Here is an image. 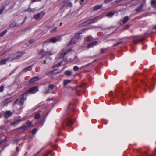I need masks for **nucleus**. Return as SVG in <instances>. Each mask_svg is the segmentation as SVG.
I'll use <instances>...</instances> for the list:
<instances>
[{"instance_id": "30", "label": "nucleus", "mask_w": 156, "mask_h": 156, "mask_svg": "<svg viewBox=\"0 0 156 156\" xmlns=\"http://www.w3.org/2000/svg\"><path fill=\"white\" fill-rule=\"evenodd\" d=\"M7 32V30H5L4 31L2 32L0 34V36L2 37Z\"/></svg>"}, {"instance_id": "2", "label": "nucleus", "mask_w": 156, "mask_h": 156, "mask_svg": "<svg viewBox=\"0 0 156 156\" xmlns=\"http://www.w3.org/2000/svg\"><path fill=\"white\" fill-rule=\"evenodd\" d=\"M25 54L23 52H19L16 54H13L10 56V60H13L14 59L18 58L21 57Z\"/></svg>"}, {"instance_id": "27", "label": "nucleus", "mask_w": 156, "mask_h": 156, "mask_svg": "<svg viewBox=\"0 0 156 156\" xmlns=\"http://www.w3.org/2000/svg\"><path fill=\"white\" fill-rule=\"evenodd\" d=\"M73 123L72 121L70 119H69L67 122V124L68 126H71Z\"/></svg>"}, {"instance_id": "12", "label": "nucleus", "mask_w": 156, "mask_h": 156, "mask_svg": "<svg viewBox=\"0 0 156 156\" xmlns=\"http://www.w3.org/2000/svg\"><path fill=\"white\" fill-rule=\"evenodd\" d=\"M39 79L38 77H34L30 80V83L33 84L36 81L38 80Z\"/></svg>"}, {"instance_id": "52", "label": "nucleus", "mask_w": 156, "mask_h": 156, "mask_svg": "<svg viewBox=\"0 0 156 156\" xmlns=\"http://www.w3.org/2000/svg\"><path fill=\"white\" fill-rule=\"evenodd\" d=\"M154 28L156 29V26H155Z\"/></svg>"}, {"instance_id": "22", "label": "nucleus", "mask_w": 156, "mask_h": 156, "mask_svg": "<svg viewBox=\"0 0 156 156\" xmlns=\"http://www.w3.org/2000/svg\"><path fill=\"white\" fill-rule=\"evenodd\" d=\"M71 81L69 80H65L64 81V84L65 85H66L70 83Z\"/></svg>"}, {"instance_id": "46", "label": "nucleus", "mask_w": 156, "mask_h": 156, "mask_svg": "<svg viewBox=\"0 0 156 156\" xmlns=\"http://www.w3.org/2000/svg\"><path fill=\"white\" fill-rule=\"evenodd\" d=\"M44 64H46V60H44Z\"/></svg>"}, {"instance_id": "43", "label": "nucleus", "mask_w": 156, "mask_h": 156, "mask_svg": "<svg viewBox=\"0 0 156 156\" xmlns=\"http://www.w3.org/2000/svg\"><path fill=\"white\" fill-rule=\"evenodd\" d=\"M41 151V150L39 151H38V152H37L36 154H34L33 156H36Z\"/></svg>"}, {"instance_id": "53", "label": "nucleus", "mask_w": 156, "mask_h": 156, "mask_svg": "<svg viewBox=\"0 0 156 156\" xmlns=\"http://www.w3.org/2000/svg\"><path fill=\"white\" fill-rule=\"evenodd\" d=\"M55 70H53L52 72H53L54 71H55Z\"/></svg>"}, {"instance_id": "17", "label": "nucleus", "mask_w": 156, "mask_h": 156, "mask_svg": "<svg viewBox=\"0 0 156 156\" xmlns=\"http://www.w3.org/2000/svg\"><path fill=\"white\" fill-rule=\"evenodd\" d=\"M17 26V23L16 22H13L10 25V27H16Z\"/></svg>"}, {"instance_id": "37", "label": "nucleus", "mask_w": 156, "mask_h": 156, "mask_svg": "<svg viewBox=\"0 0 156 156\" xmlns=\"http://www.w3.org/2000/svg\"><path fill=\"white\" fill-rule=\"evenodd\" d=\"M49 87L51 89H53L54 88V86L52 84H50L49 86Z\"/></svg>"}, {"instance_id": "25", "label": "nucleus", "mask_w": 156, "mask_h": 156, "mask_svg": "<svg viewBox=\"0 0 156 156\" xmlns=\"http://www.w3.org/2000/svg\"><path fill=\"white\" fill-rule=\"evenodd\" d=\"M32 69V67L31 66H29L27 67L26 68L24 69V70L25 71H27L28 70H30Z\"/></svg>"}, {"instance_id": "24", "label": "nucleus", "mask_w": 156, "mask_h": 156, "mask_svg": "<svg viewBox=\"0 0 156 156\" xmlns=\"http://www.w3.org/2000/svg\"><path fill=\"white\" fill-rule=\"evenodd\" d=\"M45 53V51L44 50H41L39 52V54L41 55H43L44 56H45L44 54Z\"/></svg>"}, {"instance_id": "47", "label": "nucleus", "mask_w": 156, "mask_h": 156, "mask_svg": "<svg viewBox=\"0 0 156 156\" xmlns=\"http://www.w3.org/2000/svg\"><path fill=\"white\" fill-rule=\"evenodd\" d=\"M2 117V115L0 113V118L1 117Z\"/></svg>"}, {"instance_id": "42", "label": "nucleus", "mask_w": 156, "mask_h": 156, "mask_svg": "<svg viewBox=\"0 0 156 156\" xmlns=\"http://www.w3.org/2000/svg\"><path fill=\"white\" fill-rule=\"evenodd\" d=\"M41 151V150L39 151H38V152H37L36 154H34L33 156H36Z\"/></svg>"}, {"instance_id": "13", "label": "nucleus", "mask_w": 156, "mask_h": 156, "mask_svg": "<svg viewBox=\"0 0 156 156\" xmlns=\"http://www.w3.org/2000/svg\"><path fill=\"white\" fill-rule=\"evenodd\" d=\"M77 41V40H76L75 38H72L70 41L69 43L70 44H74Z\"/></svg>"}, {"instance_id": "26", "label": "nucleus", "mask_w": 156, "mask_h": 156, "mask_svg": "<svg viewBox=\"0 0 156 156\" xmlns=\"http://www.w3.org/2000/svg\"><path fill=\"white\" fill-rule=\"evenodd\" d=\"M57 27H55L54 28L52 29L50 31V32L51 33L55 32L57 31Z\"/></svg>"}, {"instance_id": "19", "label": "nucleus", "mask_w": 156, "mask_h": 156, "mask_svg": "<svg viewBox=\"0 0 156 156\" xmlns=\"http://www.w3.org/2000/svg\"><path fill=\"white\" fill-rule=\"evenodd\" d=\"M102 5H96L94 7V10H96L101 8L102 7Z\"/></svg>"}, {"instance_id": "50", "label": "nucleus", "mask_w": 156, "mask_h": 156, "mask_svg": "<svg viewBox=\"0 0 156 156\" xmlns=\"http://www.w3.org/2000/svg\"><path fill=\"white\" fill-rule=\"evenodd\" d=\"M86 39H87V38H86V39H85V41H86Z\"/></svg>"}, {"instance_id": "1", "label": "nucleus", "mask_w": 156, "mask_h": 156, "mask_svg": "<svg viewBox=\"0 0 156 156\" xmlns=\"http://www.w3.org/2000/svg\"><path fill=\"white\" fill-rule=\"evenodd\" d=\"M38 87H33L24 93L22 98H24V96H27L28 94H34L38 91Z\"/></svg>"}, {"instance_id": "21", "label": "nucleus", "mask_w": 156, "mask_h": 156, "mask_svg": "<svg viewBox=\"0 0 156 156\" xmlns=\"http://www.w3.org/2000/svg\"><path fill=\"white\" fill-rule=\"evenodd\" d=\"M80 34V33H76L75 34V38L77 40L79 38Z\"/></svg>"}, {"instance_id": "20", "label": "nucleus", "mask_w": 156, "mask_h": 156, "mask_svg": "<svg viewBox=\"0 0 156 156\" xmlns=\"http://www.w3.org/2000/svg\"><path fill=\"white\" fill-rule=\"evenodd\" d=\"M143 7V5H141L136 9V11L137 12H140L142 9Z\"/></svg>"}, {"instance_id": "36", "label": "nucleus", "mask_w": 156, "mask_h": 156, "mask_svg": "<svg viewBox=\"0 0 156 156\" xmlns=\"http://www.w3.org/2000/svg\"><path fill=\"white\" fill-rule=\"evenodd\" d=\"M68 6L69 7H72L73 5V4L71 2H69L68 3Z\"/></svg>"}, {"instance_id": "16", "label": "nucleus", "mask_w": 156, "mask_h": 156, "mask_svg": "<svg viewBox=\"0 0 156 156\" xmlns=\"http://www.w3.org/2000/svg\"><path fill=\"white\" fill-rule=\"evenodd\" d=\"M151 3L153 7H156V0H151Z\"/></svg>"}, {"instance_id": "48", "label": "nucleus", "mask_w": 156, "mask_h": 156, "mask_svg": "<svg viewBox=\"0 0 156 156\" xmlns=\"http://www.w3.org/2000/svg\"><path fill=\"white\" fill-rule=\"evenodd\" d=\"M82 2H83L84 0H81Z\"/></svg>"}, {"instance_id": "31", "label": "nucleus", "mask_w": 156, "mask_h": 156, "mask_svg": "<svg viewBox=\"0 0 156 156\" xmlns=\"http://www.w3.org/2000/svg\"><path fill=\"white\" fill-rule=\"evenodd\" d=\"M79 69V67L77 66H75L73 67V69L75 71L78 70Z\"/></svg>"}, {"instance_id": "29", "label": "nucleus", "mask_w": 156, "mask_h": 156, "mask_svg": "<svg viewBox=\"0 0 156 156\" xmlns=\"http://www.w3.org/2000/svg\"><path fill=\"white\" fill-rule=\"evenodd\" d=\"M20 129H22L23 130H25L27 129V127L25 126H23L20 128Z\"/></svg>"}, {"instance_id": "34", "label": "nucleus", "mask_w": 156, "mask_h": 156, "mask_svg": "<svg viewBox=\"0 0 156 156\" xmlns=\"http://www.w3.org/2000/svg\"><path fill=\"white\" fill-rule=\"evenodd\" d=\"M32 124V122L30 121H27V125L28 126H30Z\"/></svg>"}, {"instance_id": "11", "label": "nucleus", "mask_w": 156, "mask_h": 156, "mask_svg": "<svg viewBox=\"0 0 156 156\" xmlns=\"http://www.w3.org/2000/svg\"><path fill=\"white\" fill-rule=\"evenodd\" d=\"M10 57L9 58H7L6 59H4L2 60L0 62V65L5 64L6 63V62L7 61L9 60H10Z\"/></svg>"}, {"instance_id": "38", "label": "nucleus", "mask_w": 156, "mask_h": 156, "mask_svg": "<svg viewBox=\"0 0 156 156\" xmlns=\"http://www.w3.org/2000/svg\"><path fill=\"white\" fill-rule=\"evenodd\" d=\"M49 92H50V91H49V90H48L44 92L43 93H44V94H46L48 93H49Z\"/></svg>"}, {"instance_id": "5", "label": "nucleus", "mask_w": 156, "mask_h": 156, "mask_svg": "<svg viewBox=\"0 0 156 156\" xmlns=\"http://www.w3.org/2000/svg\"><path fill=\"white\" fill-rule=\"evenodd\" d=\"M57 41V39L55 37L49 39L45 41L43 43V46L46 45L48 43L52 42V43H55Z\"/></svg>"}, {"instance_id": "7", "label": "nucleus", "mask_w": 156, "mask_h": 156, "mask_svg": "<svg viewBox=\"0 0 156 156\" xmlns=\"http://www.w3.org/2000/svg\"><path fill=\"white\" fill-rule=\"evenodd\" d=\"M4 114L5 118H8L12 115V113L10 111H6L4 112Z\"/></svg>"}, {"instance_id": "51", "label": "nucleus", "mask_w": 156, "mask_h": 156, "mask_svg": "<svg viewBox=\"0 0 156 156\" xmlns=\"http://www.w3.org/2000/svg\"><path fill=\"white\" fill-rule=\"evenodd\" d=\"M29 42H30V43H32V42H31L30 41Z\"/></svg>"}, {"instance_id": "4", "label": "nucleus", "mask_w": 156, "mask_h": 156, "mask_svg": "<svg viewBox=\"0 0 156 156\" xmlns=\"http://www.w3.org/2000/svg\"><path fill=\"white\" fill-rule=\"evenodd\" d=\"M45 15V13L43 11H41L34 16V18L36 20H39L41 19Z\"/></svg>"}, {"instance_id": "18", "label": "nucleus", "mask_w": 156, "mask_h": 156, "mask_svg": "<svg viewBox=\"0 0 156 156\" xmlns=\"http://www.w3.org/2000/svg\"><path fill=\"white\" fill-rule=\"evenodd\" d=\"M129 17L128 16H126L123 19L122 22L123 23H126L129 20Z\"/></svg>"}, {"instance_id": "23", "label": "nucleus", "mask_w": 156, "mask_h": 156, "mask_svg": "<svg viewBox=\"0 0 156 156\" xmlns=\"http://www.w3.org/2000/svg\"><path fill=\"white\" fill-rule=\"evenodd\" d=\"M113 13L112 12L108 13L106 15L108 17H111L113 16Z\"/></svg>"}, {"instance_id": "39", "label": "nucleus", "mask_w": 156, "mask_h": 156, "mask_svg": "<svg viewBox=\"0 0 156 156\" xmlns=\"http://www.w3.org/2000/svg\"><path fill=\"white\" fill-rule=\"evenodd\" d=\"M123 0H117L115 2H114V3H118L119 2H120L122 1Z\"/></svg>"}, {"instance_id": "6", "label": "nucleus", "mask_w": 156, "mask_h": 156, "mask_svg": "<svg viewBox=\"0 0 156 156\" xmlns=\"http://www.w3.org/2000/svg\"><path fill=\"white\" fill-rule=\"evenodd\" d=\"M96 22L95 19H91L87 20L83 23V25L84 26H87L88 24L95 23Z\"/></svg>"}, {"instance_id": "45", "label": "nucleus", "mask_w": 156, "mask_h": 156, "mask_svg": "<svg viewBox=\"0 0 156 156\" xmlns=\"http://www.w3.org/2000/svg\"><path fill=\"white\" fill-rule=\"evenodd\" d=\"M16 149L18 151V149H19V147H16Z\"/></svg>"}, {"instance_id": "40", "label": "nucleus", "mask_w": 156, "mask_h": 156, "mask_svg": "<svg viewBox=\"0 0 156 156\" xmlns=\"http://www.w3.org/2000/svg\"><path fill=\"white\" fill-rule=\"evenodd\" d=\"M112 0H105L104 2L105 3H107L111 1Z\"/></svg>"}, {"instance_id": "41", "label": "nucleus", "mask_w": 156, "mask_h": 156, "mask_svg": "<svg viewBox=\"0 0 156 156\" xmlns=\"http://www.w3.org/2000/svg\"><path fill=\"white\" fill-rule=\"evenodd\" d=\"M41 151V150L39 151H38V152H37L36 154H34L33 156H36Z\"/></svg>"}, {"instance_id": "32", "label": "nucleus", "mask_w": 156, "mask_h": 156, "mask_svg": "<svg viewBox=\"0 0 156 156\" xmlns=\"http://www.w3.org/2000/svg\"><path fill=\"white\" fill-rule=\"evenodd\" d=\"M37 131V129H34L32 131V133L33 135L35 134L36 132Z\"/></svg>"}, {"instance_id": "9", "label": "nucleus", "mask_w": 156, "mask_h": 156, "mask_svg": "<svg viewBox=\"0 0 156 156\" xmlns=\"http://www.w3.org/2000/svg\"><path fill=\"white\" fill-rule=\"evenodd\" d=\"M98 42L97 41H95L90 42L88 45L87 47L88 48H90L93 46L95 45L98 44Z\"/></svg>"}, {"instance_id": "14", "label": "nucleus", "mask_w": 156, "mask_h": 156, "mask_svg": "<svg viewBox=\"0 0 156 156\" xmlns=\"http://www.w3.org/2000/svg\"><path fill=\"white\" fill-rule=\"evenodd\" d=\"M65 75L68 76H70L72 74V72L70 70H66L64 72Z\"/></svg>"}, {"instance_id": "33", "label": "nucleus", "mask_w": 156, "mask_h": 156, "mask_svg": "<svg viewBox=\"0 0 156 156\" xmlns=\"http://www.w3.org/2000/svg\"><path fill=\"white\" fill-rule=\"evenodd\" d=\"M4 86L2 85L0 87V92H2L4 91Z\"/></svg>"}, {"instance_id": "49", "label": "nucleus", "mask_w": 156, "mask_h": 156, "mask_svg": "<svg viewBox=\"0 0 156 156\" xmlns=\"http://www.w3.org/2000/svg\"><path fill=\"white\" fill-rule=\"evenodd\" d=\"M62 23H61L60 25L61 26L62 24Z\"/></svg>"}, {"instance_id": "3", "label": "nucleus", "mask_w": 156, "mask_h": 156, "mask_svg": "<svg viewBox=\"0 0 156 156\" xmlns=\"http://www.w3.org/2000/svg\"><path fill=\"white\" fill-rule=\"evenodd\" d=\"M23 95V94L21 95V98L20 99H17L15 102V104H18L20 105H23L24 101L23 100L24 99H25L27 98V96H24V98H22V97Z\"/></svg>"}, {"instance_id": "10", "label": "nucleus", "mask_w": 156, "mask_h": 156, "mask_svg": "<svg viewBox=\"0 0 156 156\" xmlns=\"http://www.w3.org/2000/svg\"><path fill=\"white\" fill-rule=\"evenodd\" d=\"M68 52V51H65L64 50H63L62 53H61L59 58H63L64 57L65 55Z\"/></svg>"}, {"instance_id": "15", "label": "nucleus", "mask_w": 156, "mask_h": 156, "mask_svg": "<svg viewBox=\"0 0 156 156\" xmlns=\"http://www.w3.org/2000/svg\"><path fill=\"white\" fill-rule=\"evenodd\" d=\"M53 53L51 51H49L47 52H45V53L44 54V56H50L52 55Z\"/></svg>"}, {"instance_id": "44", "label": "nucleus", "mask_w": 156, "mask_h": 156, "mask_svg": "<svg viewBox=\"0 0 156 156\" xmlns=\"http://www.w3.org/2000/svg\"><path fill=\"white\" fill-rule=\"evenodd\" d=\"M4 8H3L2 9H0V14H1L3 12V10H4Z\"/></svg>"}, {"instance_id": "8", "label": "nucleus", "mask_w": 156, "mask_h": 156, "mask_svg": "<svg viewBox=\"0 0 156 156\" xmlns=\"http://www.w3.org/2000/svg\"><path fill=\"white\" fill-rule=\"evenodd\" d=\"M12 101L11 99L10 98H7L2 102V104L4 105H5Z\"/></svg>"}, {"instance_id": "28", "label": "nucleus", "mask_w": 156, "mask_h": 156, "mask_svg": "<svg viewBox=\"0 0 156 156\" xmlns=\"http://www.w3.org/2000/svg\"><path fill=\"white\" fill-rule=\"evenodd\" d=\"M40 117V115L39 113H37L35 115V118L36 119H39Z\"/></svg>"}, {"instance_id": "35", "label": "nucleus", "mask_w": 156, "mask_h": 156, "mask_svg": "<svg viewBox=\"0 0 156 156\" xmlns=\"http://www.w3.org/2000/svg\"><path fill=\"white\" fill-rule=\"evenodd\" d=\"M62 62L61 61L59 62L57 64H56V66L57 67H58V66H60L61 64H62Z\"/></svg>"}]
</instances>
